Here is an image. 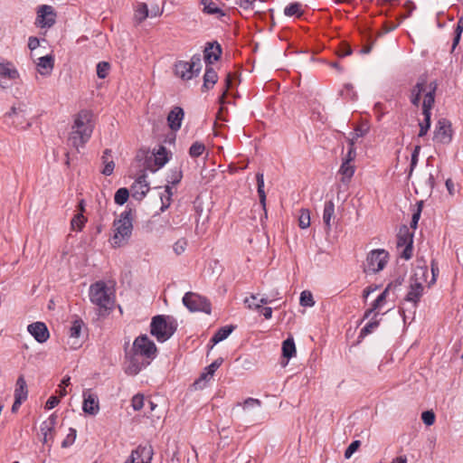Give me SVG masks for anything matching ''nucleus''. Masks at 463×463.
<instances>
[{"instance_id":"nucleus-41","label":"nucleus","mask_w":463,"mask_h":463,"mask_svg":"<svg viewBox=\"0 0 463 463\" xmlns=\"http://www.w3.org/2000/svg\"><path fill=\"white\" fill-rule=\"evenodd\" d=\"M298 224L301 229H307L310 225V213L307 209H301L298 218Z\"/></svg>"},{"instance_id":"nucleus-3","label":"nucleus","mask_w":463,"mask_h":463,"mask_svg":"<svg viewBox=\"0 0 463 463\" xmlns=\"http://www.w3.org/2000/svg\"><path fill=\"white\" fill-rule=\"evenodd\" d=\"M176 328L177 323L175 318L158 315L152 319L150 333L158 342H165L174 335Z\"/></svg>"},{"instance_id":"nucleus-20","label":"nucleus","mask_w":463,"mask_h":463,"mask_svg":"<svg viewBox=\"0 0 463 463\" xmlns=\"http://www.w3.org/2000/svg\"><path fill=\"white\" fill-rule=\"evenodd\" d=\"M184 116V112L183 109L180 107H175L167 116V123L169 128L174 131L180 129Z\"/></svg>"},{"instance_id":"nucleus-6","label":"nucleus","mask_w":463,"mask_h":463,"mask_svg":"<svg viewBox=\"0 0 463 463\" xmlns=\"http://www.w3.org/2000/svg\"><path fill=\"white\" fill-rule=\"evenodd\" d=\"M389 253L385 250L377 249L371 250L364 264L365 273L375 274L384 269L388 262Z\"/></svg>"},{"instance_id":"nucleus-46","label":"nucleus","mask_w":463,"mask_h":463,"mask_svg":"<svg viewBox=\"0 0 463 463\" xmlns=\"http://www.w3.org/2000/svg\"><path fill=\"white\" fill-rule=\"evenodd\" d=\"M368 131H369L368 124L367 123H362L361 125L356 127L355 129H354V132L351 134L352 135L351 138H354V143L355 140L358 137H364V135L367 134Z\"/></svg>"},{"instance_id":"nucleus-16","label":"nucleus","mask_w":463,"mask_h":463,"mask_svg":"<svg viewBox=\"0 0 463 463\" xmlns=\"http://www.w3.org/2000/svg\"><path fill=\"white\" fill-rule=\"evenodd\" d=\"M27 330L39 343L46 342L50 336L48 328L43 322H35L29 325Z\"/></svg>"},{"instance_id":"nucleus-50","label":"nucleus","mask_w":463,"mask_h":463,"mask_svg":"<svg viewBox=\"0 0 463 463\" xmlns=\"http://www.w3.org/2000/svg\"><path fill=\"white\" fill-rule=\"evenodd\" d=\"M76 439V430L71 428L64 440L61 442L62 448H68L74 443Z\"/></svg>"},{"instance_id":"nucleus-52","label":"nucleus","mask_w":463,"mask_h":463,"mask_svg":"<svg viewBox=\"0 0 463 463\" xmlns=\"http://www.w3.org/2000/svg\"><path fill=\"white\" fill-rule=\"evenodd\" d=\"M144 404V396L142 394H136L131 400V406L135 411H140Z\"/></svg>"},{"instance_id":"nucleus-2","label":"nucleus","mask_w":463,"mask_h":463,"mask_svg":"<svg viewBox=\"0 0 463 463\" xmlns=\"http://www.w3.org/2000/svg\"><path fill=\"white\" fill-rule=\"evenodd\" d=\"M91 118L92 114L88 110H81L76 115L70 135V141L74 147L82 146L90 138L93 131Z\"/></svg>"},{"instance_id":"nucleus-29","label":"nucleus","mask_w":463,"mask_h":463,"mask_svg":"<svg viewBox=\"0 0 463 463\" xmlns=\"http://www.w3.org/2000/svg\"><path fill=\"white\" fill-rule=\"evenodd\" d=\"M83 322L80 319H76L72 322L71 326L70 327V338L71 340H77L80 335L82 329ZM79 345L78 341H73L71 343V345L73 347H77Z\"/></svg>"},{"instance_id":"nucleus-26","label":"nucleus","mask_w":463,"mask_h":463,"mask_svg":"<svg viewBox=\"0 0 463 463\" xmlns=\"http://www.w3.org/2000/svg\"><path fill=\"white\" fill-rule=\"evenodd\" d=\"M101 160H102V164L104 165V167H103L101 173L104 175H108V176L112 175L113 171H114V167H115V163L111 159V150L110 149H106L103 152Z\"/></svg>"},{"instance_id":"nucleus-5","label":"nucleus","mask_w":463,"mask_h":463,"mask_svg":"<svg viewBox=\"0 0 463 463\" xmlns=\"http://www.w3.org/2000/svg\"><path fill=\"white\" fill-rule=\"evenodd\" d=\"M131 215V210L124 211L121 213L119 219L114 221L115 233L112 238V244L115 247L121 246L122 242L130 237L133 229Z\"/></svg>"},{"instance_id":"nucleus-30","label":"nucleus","mask_w":463,"mask_h":463,"mask_svg":"<svg viewBox=\"0 0 463 463\" xmlns=\"http://www.w3.org/2000/svg\"><path fill=\"white\" fill-rule=\"evenodd\" d=\"M238 406H241L246 414H250L255 409L260 408L261 402L259 399L248 398L242 403H238Z\"/></svg>"},{"instance_id":"nucleus-42","label":"nucleus","mask_w":463,"mask_h":463,"mask_svg":"<svg viewBox=\"0 0 463 463\" xmlns=\"http://www.w3.org/2000/svg\"><path fill=\"white\" fill-rule=\"evenodd\" d=\"M86 218L81 213H77L71 220V225L73 230L80 231L84 226Z\"/></svg>"},{"instance_id":"nucleus-12","label":"nucleus","mask_w":463,"mask_h":463,"mask_svg":"<svg viewBox=\"0 0 463 463\" xmlns=\"http://www.w3.org/2000/svg\"><path fill=\"white\" fill-rule=\"evenodd\" d=\"M433 140L440 144H449L452 140L450 122L446 118H439L435 126Z\"/></svg>"},{"instance_id":"nucleus-60","label":"nucleus","mask_w":463,"mask_h":463,"mask_svg":"<svg viewBox=\"0 0 463 463\" xmlns=\"http://www.w3.org/2000/svg\"><path fill=\"white\" fill-rule=\"evenodd\" d=\"M421 203H419V207H418L417 211L412 214V217H411V227L413 228V229L417 228L418 222H419L420 217Z\"/></svg>"},{"instance_id":"nucleus-59","label":"nucleus","mask_w":463,"mask_h":463,"mask_svg":"<svg viewBox=\"0 0 463 463\" xmlns=\"http://www.w3.org/2000/svg\"><path fill=\"white\" fill-rule=\"evenodd\" d=\"M212 377L213 376H210V374H208V371H205L201 374L200 378L197 381H195L194 385H196L199 388H203L205 383L209 381Z\"/></svg>"},{"instance_id":"nucleus-28","label":"nucleus","mask_w":463,"mask_h":463,"mask_svg":"<svg viewBox=\"0 0 463 463\" xmlns=\"http://www.w3.org/2000/svg\"><path fill=\"white\" fill-rule=\"evenodd\" d=\"M354 169L353 164L343 161L339 169V174L342 175L341 181L345 184L348 183L354 174Z\"/></svg>"},{"instance_id":"nucleus-63","label":"nucleus","mask_w":463,"mask_h":463,"mask_svg":"<svg viewBox=\"0 0 463 463\" xmlns=\"http://www.w3.org/2000/svg\"><path fill=\"white\" fill-rule=\"evenodd\" d=\"M258 194L260 197V202L262 205V208L265 210L266 207V194L264 191V187H258Z\"/></svg>"},{"instance_id":"nucleus-7","label":"nucleus","mask_w":463,"mask_h":463,"mask_svg":"<svg viewBox=\"0 0 463 463\" xmlns=\"http://www.w3.org/2000/svg\"><path fill=\"white\" fill-rule=\"evenodd\" d=\"M202 67L201 55L194 54L190 61H178L175 64V73L184 80H191L200 73Z\"/></svg>"},{"instance_id":"nucleus-62","label":"nucleus","mask_w":463,"mask_h":463,"mask_svg":"<svg viewBox=\"0 0 463 463\" xmlns=\"http://www.w3.org/2000/svg\"><path fill=\"white\" fill-rule=\"evenodd\" d=\"M40 45V41L37 37H30L28 40V48L31 51L36 50Z\"/></svg>"},{"instance_id":"nucleus-21","label":"nucleus","mask_w":463,"mask_h":463,"mask_svg":"<svg viewBox=\"0 0 463 463\" xmlns=\"http://www.w3.org/2000/svg\"><path fill=\"white\" fill-rule=\"evenodd\" d=\"M260 294H251L249 298H245L244 304L249 309L259 310L262 308V305L271 303L269 297L259 298Z\"/></svg>"},{"instance_id":"nucleus-51","label":"nucleus","mask_w":463,"mask_h":463,"mask_svg":"<svg viewBox=\"0 0 463 463\" xmlns=\"http://www.w3.org/2000/svg\"><path fill=\"white\" fill-rule=\"evenodd\" d=\"M349 145H350L349 150L343 161L352 164V162L355 159V156H356V152L354 147V138H349Z\"/></svg>"},{"instance_id":"nucleus-64","label":"nucleus","mask_w":463,"mask_h":463,"mask_svg":"<svg viewBox=\"0 0 463 463\" xmlns=\"http://www.w3.org/2000/svg\"><path fill=\"white\" fill-rule=\"evenodd\" d=\"M463 33V18H459L458 23H457V26H456V29H455V35H460L462 34Z\"/></svg>"},{"instance_id":"nucleus-57","label":"nucleus","mask_w":463,"mask_h":463,"mask_svg":"<svg viewBox=\"0 0 463 463\" xmlns=\"http://www.w3.org/2000/svg\"><path fill=\"white\" fill-rule=\"evenodd\" d=\"M379 323L377 321L369 322L360 332V337H364L368 334H371L377 326Z\"/></svg>"},{"instance_id":"nucleus-13","label":"nucleus","mask_w":463,"mask_h":463,"mask_svg":"<svg viewBox=\"0 0 463 463\" xmlns=\"http://www.w3.org/2000/svg\"><path fill=\"white\" fill-rule=\"evenodd\" d=\"M56 22V13L52 5H43L37 8L36 23L42 28H50Z\"/></svg>"},{"instance_id":"nucleus-40","label":"nucleus","mask_w":463,"mask_h":463,"mask_svg":"<svg viewBox=\"0 0 463 463\" xmlns=\"http://www.w3.org/2000/svg\"><path fill=\"white\" fill-rule=\"evenodd\" d=\"M172 195H173L172 188L168 184H166L165 186V194L163 195H161V201H162L161 211L162 212L165 211L169 207Z\"/></svg>"},{"instance_id":"nucleus-58","label":"nucleus","mask_w":463,"mask_h":463,"mask_svg":"<svg viewBox=\"0 0 463 463\" xmlns=\"http://www.w3.org/2000/svg\"><path fill=\"white\" fill-rule=\"evenodd\" d=\"M222 364V358H218L213 361L210 365L205 368V371H208V374L210 376H213L215 371L221 366Z\"/></svg>"},{"instance_id":"nucleus-23","label":"nucleus","mask_w":463,"mask_h":463,"mask_svg":"<svg viewBox=\"0 0 463 463\" xmlns=\"http://www.w3.org/2000/svg\"><path fill=\"white\" fill-rule=\"evenodd\" d=\"M37 71L40 74H49L53 68V58L52 55H44L38 58L36 61Z\"/></svg>"},{"instance_id":"nucleus-45","label":"nucleus","mask_w":463,"mask_h":463,"mask_svg":"<svg viewBox=\"0 0 463 463\" xmlns=\"http://www.w3.org/2000/svg\"><path fill=\"white\" fill-rule=\"evenodd\" d=\"M217 80L218 76L216 71L213 68L207 67L203 75V81L210 82L211 86H214Z\"/></svg>"},{"instance_id":"nucleus-49","label":"nucleus","mask_w":463,"mask_h":463,"mask_svg":"<svg viewBox=\"0 0 463 463\" xmlns=\"http://www.w3.org/2000/svg\"><path fill=\"white\" fill-rule=\"evenodd\" d=\"M187 247V241L184 238L179 239L175 242L173 250L176 255L183 254Z\"/></svg>"},{"instance_id":"nucleus-11","label":"nucleus","mask_w":463,"mask_h":463,"mask_svg":"<svg viewBox=\"0 0 463 463\" xmlns=\"http://www.w3.org/2000/svg\"><path fill=\"white\" fill-rule=\"evenodd\" d=\"M150 364L146 358L139 356L131 350L126 354L125 373L128 375H137L143 368Z\"/></svg>"},{"instance_id":"nucleus-44","label":"nucleus","mask_w":463,"mask_h":463,"mask_svg":"<svg viewBox=\"0 0 463 463\" xmlns=\"http://www.w3.org/2000/svg\"><path fill=\"white\" fill-rule=\"evenodd\" d=\"M204 150H205V146L203 143L194 142L189 149V155L192 157H198L203 153Z\"/></svg>"},{"instance_id":"nucleus-27","label":"nucleus","mask_w":463,"mask_h":463,"mask_svg":"<svg viewBox=\"0 0 463 463\" xmlns=\"http://www.w3.org/2000/svg\"><path fill=\"white\" fill-rule=\"evenodd\" d=\"M28 396V390L25 379L23 375L19 376L16 381V387L14 390V398L25 401Z\"/></svg>"},{"instance_id":"nucleus-35","label":"nucleus","mask_w":463,"mask_h":463,"mask_svg":"<svg viewBox=\"0 0 463 463\" xmlns=\"http://www.w3.org/2000/svg\"><path fill=\"white\" fill-rule=\"evenodd\" d=\"M155 164L158 168L163 167L169 160L167 156V150L165 146H160L158 150L154 154Z\"/></svg>"},{"instance_id":"nucleus-39","label":"nucleus","mask_w":463,"mask_h":463,"mask_svg":"<svg viewBox=\"0 0 463 463\" xmlns=\"http://www.w3.org/2000/svg\"><path fill=\"white\" fill-rule=\"evenodd\" d=\"M129 197V192L127 188H119L114 196L115 203L118 205H123Z\"/></svg>"},{"instance_id":"nucleus-22","label":"nucleus","mask_w":463,"mask_h":463,"mask_svg":"<svg viewBox=\"0 0 463 463\" xmlns=\"http://www.w3.org/2000/svg\"><path fill=\"white\" fill-rule=\"evenodd\" d=\"M333 219H335V204L332 201H327L323 211V222L326 232H329L331 230V221Z\"/></svg>"},{"instance_id":"nucleus-9","label":"nucleus","mask_w":463,"mask_h":463,"mask_svg":"<svg viewBox=\"0 0 463 463\" xmlns=\"http://www.w3.org/2000/svg\"><path fill=\"white\" fill-rule=\"evenodd\" d=\"M183 303L191 312L211 313V304L209 301L196 293H185L183 297Z\"/></svg>"},{"instance_id":"nucleus-55","label":"nucleus","mask_w":463,"mask_h":463,"mask_svg":"<svg viewBox=\"0 0 463 463\" xmlns=\"http://www.w3.org/2000/svg\"><path fill=\"white\" fill-rule=\"evenodd\" d=\"M421 420L427 426H431L435 421V414L431 411H423Z\"/></svg>"},{"instance_id":"nucleus-1","label":"nucleus","mask_w":463,"mask_h":463,"mask_svg":"<svg viewBox=\"0 0 463 463\" xmlns=\"http://www.w3.org/2000/svg\"><path fill=\"white\" fill-rule=\"evenodd\" d=\"M437 87L438 84L435 80L428 83L426 78L420 77L411 91V102L416 107L420 104L421 95H424L422 102L424 120L419 123V137H424L430 128V110L435 102Z\"/></svg>"},{"instance_id":"nucleus-48","label":"nucleus","mask_w":463,"mask_h":463,"mask_svg":"<svg viewBox=\"0 0 463 463\" xmlns=\"http://www.w3.org/2000/svg\"><path fill=\"white\" fill-rule=\"evenodd\" d=\"M300 305L303 307H313L315 301L313 296L309 291H303L300 295Z\"/></svg>"},{"instance_id":"nucleus-17","label":"nucleus","mask_w":463,"mask_h":463,"mask_svg":"<svg viewBox=\"0 0 463 463\" xmlns=\"http://www.w3.org/2000/svg\"><path fill=\"white\" fill-rule=\"evenodd\" d=\"M132 196L137 200H142L149 191L146 182V175L144 173L135 181L132 187Z\"/></svg>"},{"instance_id":"nucleus-24","label":"nucleus","mask_w":463,"mask_h":463,"mask_svg":"<svg viewBox=\"0 0 463 463\" xmlns=\"http://www.w3.org/2000/svg\"><path fill=\"white\" fill-rule=\"evenodd\" d=\"M57 416L53 413L46 420H44L41 425V433L43 435V442L47 443L49 439V435L54 429L56 424Z\"/></svg>"},{"instance_id":"nucleus-8","label":"nucleus","mask_w":463,"mask_h":463,"mask_svg":"<svg viewBox=\"0 0 463 463\" xmlns=\"http://www.w3.org/2000/svg\"><path fill=\"white\" fill-rule=\"evenodd\" d=\"M130 350L149 362L156 357L157 351L155 343L151 341L146 335L137 337Z\"/></svg>"},{"instance_id":"nucleus-32","label":"nucleus","mask_w":463,"mask_h":463,"mask_svg":"<svg viewBox=\"0 0 463 463\" xmlns=\"http://www.w3.org/2000/svg\"><path fill=\"white\" fill-rule=\"evenodd\" d=\"M0 76L14 80L18 77V71L11 67V63L0 60Z\"/></svg>"},{"instance_id":"nucleus-61","label":"nucleus","mask_w":463,"mask_h":463,"mask_svg":"<svg viewBox=\"0 0 463 463\" xmlns=\"http://www.w3.org/2000/svg\"><path fill=\"white\" fill-rule=\"evenodd\" d=\"M60 402V400L59 398H57L56 396H51L46 403H45V408L47 410H51V409H53L55 406H57Z\"/></svg>"},{"instance_id":"nucleus-54","label":"nucleus","mask_w":463,"mask_h":463,"mask_svg":"<svg viewBox=\"0 0 463 463\" xmlns=\"http://www.w3.org/2000/svg\"><path fill=\"white\" fill-rule=\"evenodd\" d=\"M420 151V146H419V145L416 146L412 151L411 160V169H410L409 175H411L412 171L414 170V168L416 167V165L418 164Z\"/></svg>"},{"instance_id":"nucleus-18","label":"nucleus","mask_w":463,"mask_h":463,"mask_svg":"<svg viewBox=\"0 0 463 463\" xmlns=\"http://www.w3.org/2000/svg\"><path fill=\"white\" fill-rule=\"evenodd\" d=\"M83 398V411L90 415H96L99 411V400L97 395L88 392H84Z\"/></svg>"},{"instance_id":"nucleus-15","label":"nucleus","mask_w":463,"mask_h":463,"mask_svg":"<svg viewBox=\"0 0 463 463\" xmlns=\"http://www.w3.org/2000/svg\"><path fill=\"white\" fill-rule=\"evenodd\" d=\"M423 289L424 288L421 281L418 280L417 279H411L410 288L405 297V300L411 302L413 306L416 307L417 303L420 301L422 296Z\"/></svg>"},{"instance_id":"nucleus-4","label":"nucleus","mask_w":463,"mask_h":463,"mask_svg":"<svg viewBox=\"0 0 463 463\" xmlns=\"http://www.w3.org/2000/svg\"><path fill=\"white\" fill-rule=\"evenodd\" d=\"M90 301L99 307L100 312L110 310L114 304V298L109 288L102 281L97 282L90 286Z\"/></svg>"},{"instance_id":"nucleus-43","label":"nucleus","mask_w":463,"mask_h":463,"mask_svg":"<svg viewBox=\"0 0 463 463\" xmlns=\"http://www.w3.org/2000/svg\"><path fill=\"white\" fill-rule=\"evenodd\" d=\"M148 16L147 5L144 3L139 4L135 14V18L138 22L144 21Z\"/></svg>"},{"instance_id":"nucleus-33","label":"nucleus","mask_w":463,"mask_h":463,"mask_svg":"<svg viewBox=\"0 0 463 463\" xmlns=\"http://www.w3.org/2000/svg\"><path fill=\"white\" fill-rule=\"evenodd\" d=\"M182 177H183V172H182V169H181V166H175V167H172L171 169H169V172L167 174V176H166V182L167 184H177L178 183H180V181L182 180Z\"/></svg>"},{"instance_id":"nucleus-37","label":"nucleus","mask_w":463,"mask_h":463,"mask_svg":"<svg viewBox=\"0 0 463 463\" xmlns=\"http://www.w3.org/2000/svg\"><path fill=\"white\" fill-rule=\"evenodd\" d=\"M284 14L286 16L295 15L297 17H300L303 14L302 5L298 2L289 4L285 7Z\"/></svg>"},{"instance_id":"nucleus-34","label":"nucleus","mask_w":463,"mask_h":463,"mask_svg":"<svg viewBox=\"0 0 463 463\" xmlns=\"http://www.w3.org/2000/svg\"><path fill=\"white\" fill-rule=\"evenodd\" d=\"M234 326H227L221 327L212 337L211 342L213 343V345L226 339L230 334L233 331Z\"/></svg>"},{"instance_id":"nucleus-31","label":"nucleus","mask_w":463,"mask_h":463,"mask_svg":"<svg viewBox=\"0 0 463 463\" xmlns=\"http://www.w3.org/2000/svg\"><path fill=\"white\" fill-rule=\"evenodd\" d=\"M283 356L290 359L296 354V346L293 337L287 338L282 344Z\"/></svg>"},{"instance_id":"nucleus-14","label":"nucleus","mask_w":463,"mask_h":463,"mask_svg":"<svg viewBox=\"0 0 463 463\" xmlns=\"http://www.w3.org/2000/svg\"><path fill=\"white\" fill-rule=\"evenodd\" d=\"M132 463H150L153 458V449L151 446H138L132 451Z\"/></svg>"},{"instance_id":"nucleus-25","label":"nucleus","mask_w":463,"mask_h":463,"mask_svg":"<svg viewBox=\"0 0 463 463\" xmlns=\"http://www.w3.org/2000/svg\"><path fill=\"white\" fill-rule=\"evenodd\" d=\"M25 106L19 105L18 107H13L11 111L6 115L7 118H12V123L19 127L23 125V119L25 117Z\"/></svg>"},{"instance_id":"nucleus-56","label":"nucleus","mask_w":463,"mask_h":463,"mask_svg":"<svg viewBox=\"0 0 463 463\" xmlns=\"http://www.w3.org/2000/svg\"><path fill=\"white\" fill-rule=\"evenodd\" d=\"M361 445L360 440H354L345 449V458H350L352 455L358 449V448Z\"/></svg>"},{"instance_id":"nucleus-19","label":"nucleus","mask_w":463,"mask_h":463,"mask_svg":"<svg viewBox=\"0 0 463 463\" xmlns=\"http://www.w3.org/2000/svg\"><path fill=\"white\" fill-rule=\"evenodd\" d=\"M222 54L221 45L217 42L207 43L203 50L204 61L207 64H213L218 61Z\"/></svg>"},{"instance_id":"nucleus-53","label":"nucleus","mask_w":463,"mask_h":463,"mask_svg":"<svg viewBox=\"0 0 463 463\" xmlns=\"http://www.w3.org/2000/svg\"><path fill=\"white\" fill-rule=\"evenodd\" d=\"M203 12L208 14H221V15L224 14L222 13V11L213 2H211V3L207 4L203 7Z\"/></svg>"},{"instance_id":"nucleus-36","label":"nucleus","mask_w":463,"mask_h":463,"mask_svg":"<svg viewBox=\"0 0 463 463\" xmlns=\"http://www.w3.org/2000/svg\"><path fill=\"white\" fill-rule=\"evenodd\" d=\"M392 284H389L386 288L378 296V298L374 300L373 304V308L368 310L365 314V317H367L373 310L378 309L382 307L383 303L386 299V296L389 292V290L392 289Z\"/></svg>"},{"instance_id":"nucleus-38","label":"nucleus","mask_w":463,"mask_h":463,"mask_svg":"<svg viewBox=\"0 0 463 463\" xmlns=\"http://www.w3.org/2000/svg\"><path fill=\"white\" fill-rule=\"evenodd\" d=\"M420 189L430 192L434 187V176L432 174H428L424 178L418 180Z\"/></svg>"},{"instance_id":"nucleus-47","label":"nucleus","mask_w":463,"mask_h":463,"mask_svg":"<svg viewBox=\"0 0 463 463\" xmlns=\"http://www.w3.org/2000/svg\"><path fill=\"white\" fill-rule=\"evenodd\" d=\"M110 65L107 61H100L97 64V75L100 79H105L109 74Z\"/></svg>"},{"instance_id":"nucleus-10","label":"nucleus","mask_w":463,"mask_h":463,"mask_svg":"<svg viewBox=\"0 0 463 463\" xmlns=\"http://www.w3.org/2000/svg\"><path fill=\"white\" fill-rule=\"evenodd\" d=\"M413 234L406 225L400 228L397 234V248H403L401 257L404 260H410L412 256Z\"/></svg>"}]
</instances>
